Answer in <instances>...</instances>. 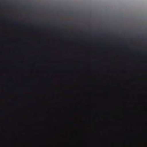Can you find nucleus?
I'll use <instances>...</instances> for the list:
<instances>
[{
    "label": "nucleus",
    "instance_id": "nucleus-1",
    "mask_svg": "<svg viewBox=\"0 0 147 147\" xmlns=\"http://www.w3.org/2000/svg\"><path fill=\"white\" fill-rule=\"evenodd\" d=\"M85 32H81V33L82 34H84L85 33Z\"/></svg>",
    "mask_w": 147,
    "mask_h": 147
},
{
    "label": "nucleus",
    "instance_id": "nucleus-2",
    "mask_svg": "<svg viewBox=\"0 0 147 147\" xmlns=\"http://www.w3.org/2000/svg\"><path fill=\"white\" fill-rule=\"evenodd\" d=\"M103 44V43H100V45H102Z\"/></svg>",
    "mask_w": 147,
    "mask_h": 147
},
{
    "label": "nucleus",
    "instance_id": "nucleus-3",
    "mask_svg": "<svg viewBox=\"0 0 147 147\" xmlns=\"http://www.w3.org/2000/svg\"><path fill=\"white\" fill-rule=\"evenodd\" d=\"M36 22H39V21H36Z\"/></svg>",
    "mask_w": 147,
    "mask_h": 147
}]
</instances>
